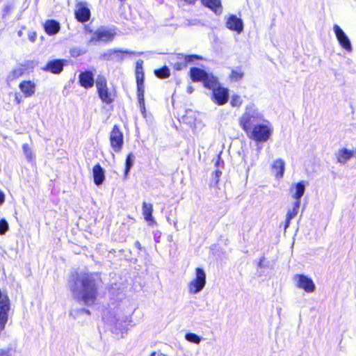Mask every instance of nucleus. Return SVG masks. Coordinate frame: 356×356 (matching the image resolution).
Masks as SVG:
<instances>
[{
    "label": "nucleus",
    "instance_id": "nucleus-1",
    "mask_svg": "<svg viewBox=\"0 0 356 356\" xmlns=\"http://www.w3.org/2000/svg\"><path fill=\"white\" fill-rule=\"evenodd\" d=\"M74 299L87 306L92 305L97 298L99 279L92 273H74L68 282Z\"/></svg>",
    "mask_w": 356,
    "mask_h": 356
},
{
    "label": "nucleus",
    "instance_id": "nucleus-2",
    "mask_svg": "<svg viewBox=\"0 0 356 356\" xmlns=\"http://www.w3.org/2000/svg\"><path fill=\"white\" fill-rule=\"evenodd\" d=\"M263 120L262 114L258 111L256 106L250 104L245 107V111L239 119V124L243 129L248 134L252 127Z\"/></svg>",
    "mask_w": 356,
    "mask_h": 356
},
{
    "label": "nucleus",
    "instance_id": "nucleus-3",
    "mask_svg": "<svg viewBox=\"0 0 356 356\" xmlns=\"http://www.w3.org/2000/svg\"><path fill=\"white\" fill-rule=\"evenodd\" d=\"M272 130L268 124H261L254 125L248 134L256 142L264 143L270 138Z\"/></svg>",
    "mask_w": 356,
    "mask_h": 356
},
{
    "label": "nucleus",
    "instance_id": "nucleus-4",
    "mask_svg": "<svg viewBox=\"0 0 356 356\" xmlns=\"http://www.w3.org/2000/svg\"><path fill=\"white\" fill-rule=\"evenodd\" d=\"M190 73L193 81H202L205 88H212L216 83V77L212 74H208L200 68L192 67L191 68Z\"/></svg>",
    "mask_w": 356,
    "mask_h": 356
},
{
    "label": "nucleus",
    "instance_id": "nucleus-5",
    "mask_svg": "<svg viewBox=\"0 0 356 356\" xmlns=\"http://www.w3.org/2000/svg\"><path fill=\"white\" fill-rule=\"evenodd\" d=\"M206 273L201 268H195V277L188 284L190 294L199 293L206 285Z\"/></svg>",
    "mask_w": 356,
    "mask_h": 356
},
{
    "label": "nucleus",
    "instance_id": "nucleus-6",
    "mask_svg": "<svg viewBox=\"0 0 356 356\" xmlns=\"http://www.w3.org/2000/svg\"><path fill=\"white\" fill-rule=\"evenodd\" d=\"M109 141L113 151L115 153L121 152L124 145V135L118 125H114L109 136Z\"/></svg>",
    "mask_w": 356,
    "mask_h": 356
},
{
    "label": "nucleus",
    "instance_id": "nucleus-7",
    "mask_svg": "<svg viewBox=\"0 0 356 356\" xmlns=\"http://www.w3.org/2000/svg\"><path fill=\"white\" fill-rule=\"evenodd\" d=\"M213 90V99L216 104L222 106L228 101L229 90L226 88L219 86L218 79H216V83L213 87L208 88Z\"/></svg>",
    "mask_w": 356,
    "mask_h": 356
},
{
    "label": "nucleus",
    "instance_id": "nucleus-8",
    "mask_svg": "<svg viewBox=\"0 0 356 356\" xmlns=\"http://www.w3.org/2000/svg\"><path fill=\"white\" fill-rule=\"evenodd\" d=\"M293 280L296 286L303 289L307 293H313L316 289V285L312 278L303 274H296Z\"/></svg>",
    "mask_w": 356,
    "mask_h": 356
},
{
    "label": "nucleus",
    "instance_id": "nucleus-9",
    "mask_svg": "<svg viewBox=\"0 0 356 356\" xmlns=\"http://www.w3.org/2000/svg\"><path fill=\"white\" fill-rule=\"evenodd\" d=\"M142 52L129 51L128 50L109 49L104 54V58L107 60H113L120 62L123 60L127 55H141Z\"/></svg>",
    "mask_w": 356,
    "mask_h": 356
},
{
    "label": "nucleus",
    "instance_id": "nucleus-10",
    "mask_svg": "<svg viewBox=\"0 0 356 356\" xmlns=\"http://www.w3.org/2000/svg\"><path fill=\"white\" fill-rule=\"evenodd\" d=\"M333 31L341 47L346 51L350 52L352 51V45L350 40L342 29L337 24L333 26Z\"/></svg>",
    "mask_w": 356,
    "mask_h": 356
},
{
    "label": "nucleus",
    "instance_id": "nucleus-11",
    "mask_svg": "<svg viewBox=\"0 0 356 356\" xmlns=\"http://www.w3.org/2000/svg\"><path fill=\"white\" fill-rule=\"evenodd\" d=\"M337 163L341 165H346L355 156V152L353 149H348L346 147L339 149L334 154Z\"/></svg>",
    "mask_w": 356,
    "mask_h": 356
},
{
    "label": "nucleus",
    "instance_id": "nucleus-12",
    "mask_svg": "<svg viewBox=\"0 0 356 356\" xmlns=\"http://www.w3.org/2000/svg\"><path fill=\"white\" fill-rule=\"evenodd\" d=\"M226 27L231 31L241 33L243 31V20L234 15H231L226 20Z\"/></svg>",
    "mask_w": 356,
    "mask_h": 356
},
{
    "label": "nucleus",
    "instance_id": "nucleus-13",
    "mask_svg": "<svg viewBox=\"0 0 356 356\" xmlns=\"http://www.w3.org/2000/svg\"><path fill=\"white\" fill-rule=\"evenodd\" d=\"M65 60L62 59H54L49 61L44 67L41 69L45 72L53 74H60L63 69Z\"/></svg>",
    "mask_w": 356,
    "mask_h": 356
},
{
    "label": "nucleus",
    "instance_id": "nucleus-14",
    "mask_svg": "<svg viewBox=\"0 0 356 356\" xmlns=\"http://www.w3.org/2000/svg\"><path fill=\"white\" fill-rule=\"evenodd\" d=\"M305 192V184L304 181H301L296 184H293L290 187V193L291 197L295 200V202L300 204V199Z\"/></svg>",
    "mask_w": 356,
    "mask_h": 356
},
{
    "label": "nucleus",
    "instance_id": "nucleus-15",
    "mask_svg": "<svg viewBox=\"0 0 356 356\" xmlns=\"http://www.w3.org/2000/svg\"><path fill=\"white\" fill-rule=\"evenodd\" d=\"M114 34L109 30H97L90 40V44L97 41L107 42L113 39Z\"/></svg>",
    "mask_w": 356,
    "mask_h": 356
},
{
    "label": "nucleus",
    "instance_id": "nucleus-16",
    "mask_svg": "<svg viewBox=\"0 0 356 356\" xmlns=\"http://www.w3.org/2000/svg\"><path fill=\"white\" fill-rule=\"evenodd\" d=\"M75 15L78 21L85 22L89 19L90 12L83 3H79L75 10Z\"/></svg>",
    "mask_w": 356,
    "mask_h": 356
},
{
    "label": "nucleus",
    "instance_id": "nucleus-17",
    "mask_svg": "<svg viewBox=\"0 0 356 356\" xmlns=\"http://www.w3.org/2000/svg\"><path fill=\"white\" fill-rule=\"evenodd\" d=\"M19 88L26 97H31L35 92V84L31 81H22Z\"/></svg>",
    "mask_w": 356,
    "mask_h": 356
},
{
    "label": "nucleus",
    "instance_id": "nucleus-18",
    "mask_svg": "<svg viewBox=\"0 0 356 356\" xmlns=\"http://www.w3.org/2000/svg\"><path fill=\"white\" fill-rule=\"evenodd\" d=\"M79 83L85 88H89L94 85L93 74L90 71L81 72L79 74Z\"/></svg>",
    "mask_w": 356,
    "mask_h": 356
},
{
    "label": "nucleus",
    "instance_id": "nucleus-19",
    "mask_svg": "<svg viewBox=\"0 0 356 356\" xmlns=\"http://www.w3.org/2000/svg\"><path fill=\"white\" fill-rule=\"evenodd\" d=\"M300 206V204H299L298 201L294 202L292 207L288 209L284 224V231L289 227L291 220L298 215Z\"/></svg>",
    "mask_w": 356,
    "mask_h": 356
},
{
    "label": "nucleus",
    "instance_id": "nucleus-20",
    "mask_svg": "<svg viewBox=\"0 0 356 356\" xmlns=\"http://www.w3.org/2000/svg\"><path fill=\"white\" fill-rule=\"evenodd\" d=\"M272 170L277 179L282 178L285 170V163L284 160L282 159L275 160L272 165Z\"/></svg>",
    "mask_w": 356,
    "mask_h": 356
},
{
    "label": "nucleus",
    "instance_id": "nucleus-21",
    "mask_svg": "<svg viewBox=\"0 0 356 356\" xmlns=\"http://www.w3.org/2000/svg\"><path fill=\"white\" fill-rule=\"evenodd\" d=\"M144 93H145L144 82L137 83V96H138L139 108H140V112L145 116V106Z\"/></svg>",
    "mask_w": 356,
    "mask_h": 356
},
{
    "label": "nucleus",
    "instance_id": "nucleus-22",
    "mask_svg": "<svg viewBox=\"0 0 356 356\" xmlns=\"http://www.w3.org/2000/svg\"><path fill=\"white\" fill-rule=\"evenodd\" d=\"M45 32L49 35H54L60 31V24L54 19H48L44 24Z\"/></svg>",
    "mask_w": 356,
    "mask_h": 356
},
{
    "label": "nucleus",
    "instance_id": "nucleus-23",
    "mask_svg": "<svg viewBox=\"0 0 356 356\" xmlns=\"http://www.w3.org/2000/svg\"><path fill=\"white\" fill-rule=\"evenodd\" d=\"M92 175L94 178V183L97 186L101 185L105 179L104 170L101 165L97 163L92 168Z\"/></svg>",
    "mask_w": 356,
    "mask_h": 356
},
{
    "label": "nucleus",
    "instance_id": "nucleus-24",
    "mask_svg": "<svg viewBox=\"0 0 356 356\" xmlns=\"http://www.w3.org/2000/svg\"><path fill=\"white\" fill-rule=\"evenodd\" d=\"M202 2L216 15H220L222 13V6L220 0H202Z\"/></svg>",
    "mask_w": 356,
    "mask_h": 356
},
{
    "label": "nucleus",
    "instance_id": "nucleus-25",
    "mask_svg": "<svg viewBox=\"0 0 356 356\" xmlns=\"http://www.w3.org/2000/svg\"><path fill=\"white\" fill-rule=\"evenodd\" d=\"M143 215L146 221L155 222L152 217L153 206L150 203H143Z\"/></svg>",
    "mask_w": 356,
    "mask_h": 356
},
{
    "label": "nucleus",
    "instance_id": "nucleus-26",
    "mask_svg": "<svg viewBox=\"0 0 356 356\" xmlns=\"http://www.w3.org/2000/svg\"><path fill=\"white\" fill-rule=\"evenodd\" d=\"M26 71V69L22 66H18L15 67L8 74V81H13L19 77L22 76Z\"/></svg>",
    "mask_w": 356,
    "mask_h": 356
},
{
    "label": "nucleus",
    "instance_id": "nucleus-27",
    "mask_svg": "<svg viewBox=\"0 0 356 356\" xmlns=\"http://www.w3.org/2000/svg\"><path fill=\"white\" fill-rule=\"evenodd\" d=\"M135 156L132 153H129L125 161V169H124V176L127 177L131 168H132L134 163Z\"/></svg>",
    "mask_w": 356,
    "mask_h": 356
},
{
    "label": "nucleus",
    "instance_id": "nucleus-28",
    "mask_svg": "<svg viewBox=\"0 0 356 356\" xmlns=\"http://www.w3.org/2000/svg\"><path fill=\"white\" fill-rule=\"evenodd\" d=\"M244 73L241 69L232 70L229 74V79L232 81H238L243 77Z\"/></svg>",
    "mask_w": 356,
    "mask_h": 356
},
{
    "label": "nucleus",
    "instance_id": "nucleus-29",
    "mask_svg": "<svg viewBox=\"0 0 356 356\" xmlns=\"http://www.w3.org/2000/svg\"><path fill=\"white\" fill-rule=\"evenodd\" d=\"M99 96L100 99L106 104H110L112 102L113 99L111 97V94L108 92V88L103 90L102 91L98 92Z\"/></svg>",
    "mask_w": 356,
    "mask_h": 356
},
{
    "label": "nucleus",
    "instance_id": "nucleus-30",
    "mask_svg": "<svg viewBox=\"0 0 356 356\" xmlns=\"http://www.w3.org/2000/svg\"><path fill=\"white\" fill-rule=\"evenodd\" d=\"M200 58L197 55H186L184 56L182 54H178V59L181 60L184 59V62L186 63V65L187 66L188 63H193L197 60H199Z\"/></svg>",
    "mask_w": 356,
    "mask_h": 356
},
{
    "label": "nucleus",
    "instance_id": "nucleus-31",
    "mask_svg": "<svg viewBox=\"0 0 356 356\" xmlns=\"http://www.w3.org/2000/svg\"><path fill=\"white\" fill-rule=\"evenodd\" d=\"M155 75L160 79H165L170 76V70L167 67L154 70Z\"/></svg>",
    "mask_w": 356,
    "mask_h": 356
},
{
    "label": "nucleus",
    "instance_id": "nucleus-32",
    "mask_svg": "<svg viewBox=\"0 0 356 356\" xmlns=\"http://www.w3.org/2000/svg\"><path fill=\"white\" fill-rule=\"evenodd\" d=\"M22 149H23V152L24 154V155L26 156V159L29 161H31L35 156L33 154V153L32 152L29 145L27 144V143H25L22 145Z\"/></svg>",
    "mask_w": 356,
    "mask_h": 356
},
{
    "label": "nucleus",
    "instance_id": "nucleus-33",
    "mask_svg": "<svg viewBox=\"0 0 356 356\" xmlns=\"http://www.w3.org/2000/svg\"><path fill=\"white\" fill-rule=\"evenodd\" d=\"M243 104V99L238 95H233L231 97L230 104L232 107H240Z\"/></svg>",
    "mask_w": 356,
    "mask_h": 356
},
{
    "label": "nucleus",
    "instance_id": "nucleus-34",
    "mask_svg": "<svg viewBox=\"0 0 356 356\" xmlns=\"http://www.w3.org/2000/svg\"><path fill=\"white\" fill-rule=\"evenodd\" d=\"M185 338L188 341L195 344H199L201 341V337L194 333H187Z\"/></svg>",
    "mask_w": 356,
    "mask_h": 356
},
{
    "label": "nucleus",
    "instance_id": "nucleus-35",
    "mask_svg": "<svg viewBox=\"0 0 356 356\" xmlns=\"http://www.w3.org/2000/svg\"><path fill=\"white\" fill-rule=\"evenodd\" d=\"M96 86L98 92L107 88L106 81L104 77H98L96 81Z\"/></svg>",
    "mask_w": 356,
    "mask_h": 356
},
{
    "label": "nucleus",
    "instance_id": "nucleus-36",
    "mask_svg": "<svg viewBox=\"0 0 356 356\" xmlns=\"http://www.w3.org/2000/svg\"><path fill=\"white\" fill-rule=\"evenodd\" d=\"M8 229V223L6 219L2 218L0 220V234H4Z\"/></svg>",
    "mask_w": 356,
    "mask_h": 356
},
{
    "label": "nucleus",
    "instance_id": "nucleus-37",
    "mask_svg": "<svg viewBox=\"0 0 356 356\" xmlns=\"http://www.w3.org/2000/svg\"><path fill=\"white\" fill-rule=\"evenodd\" d=\"M136 83L144 82V72L143 69L136 70Z\"/></svg>",
    "mask_w": 356,
    "mask_h": 356
},
{
    "label": "nucleus",
    "instance_id": "nucleus-38",
    "mask_svg": "<svg viewBox=\"0 0 356 356\" xmlns=\"http://www.w3.org/2000/svg\"><path fill=\"white\" fill-rule=\"evenodd\" d=\"M84 51L78 47H74L70 49V54L72 57H77L84 54Z\"/></svg>",
    "mask_w": 356,
    "mask_h": 356
},
{
    "label": "nucleus",
    "instance_id": "nucleus-39",
    "mask_svg": "<svg viewBox=\"0 0 356 356\" xmlns=\"http://www.w3.org/2000/svg\"><path fill=\"white\" fill-rule=\"evenodd\" d=\"M186 67V63L182 61H179L174 65V68L177 70H181L182 69Z\"/></svg>",
    "mask_w": 356,
    "mask_h": 356
},
{
    "label": "nucleus",
    "instance_id": "nucleus-40",
    "mask_svg": "<svg viewBox=\"0 0 356 356\" xmlns=\"http://www.w3.org/2000/svg\"><path fill=\"white\" fill-rule=\"evenodd\" d=\"M222 175V172L220 170H216L213 173V176H214V179H216L215 180V182L216 184H218V179L219 177L221 176Z\"/></svg>",
    "mask_w": 356,
    "mask_h": 356
},
{
    "label": "nucleus",
    "instance_id": "nucleus-41",
    "mask_svg": "<svg viewBox=\"0 0 356 356\" xmlns=\"http://www.w3.org/2000/svg\"><path fill=\"white\" fill-rule=\"evenodd\" d=\"M143 60H138L137 62H136V70H142L143 69Z\"/></svg>",
    "mask_w": 356,
    "mask_h": 356
},
{
    "label": "nucleus",
    "instance_id": "nucleus-42",
    "mask_svg": "<svg viewBox=\"0 0 356 356\" xmlns=\"http://www.w3.org/2000/svg\"><path fill=\"white\" fill-rule=\"evenodd\" d=\"M0 356H12V355L6 350H0Z\"/></svg>",
    "mask_w": 356,
    "mask_h": 356
},
{
    "label": "nucleus",
    "instance_id": "nucleus-43",
    "mask_svg": "<svg viewBox=\"0 0 356 356\" xmlns=\"http://www.w3.org/2000/svg\"><path fill=\"white\" fill-rule=\"evenodd\" d=\"M5 201V195L0 190V205L2 204Z\"/></svg>",
    "mask_w": 356,
    "mask_h": 356
},
{
    "label": "nucleus",
    "instance_id": "nucleus-44",
    "mask_svg": "<svg viewBox=\"0 0 356 356\" xmlns=\"http://www.w3.org/2000/svg\"><path fill=\"white\" fill-rule=\"evenodd\" d=\"M187 92L191 94L193 92V88L191 86H188L187 88Z\"/></svg>",
    "mask_w": 356,
    "mask_h": 356
},
{
    "label": "nucleus",
    "instance_id": "nucleus-45",
    "mask_svg": "<svg viewBox=\"0 0 356 356\" xmlns=\"http://www.w3.org/2000/svg\"><path fill=\"white\" fill-rule=\"evenodd\" d=\"M184 1L188 3H193L195 2V0H184Z\"/></svg>",
    "mask_w": 356,
    "mask_h": 356
},
{
    "label": "nucleus",
    "instance_id": "nucleus-46",
    "mask_svg": "<svg viewBox=\"0 0 356 356\" xmlns=\"http://www.w3.org/2000/svg\"><path fill=\"white\" fill-rule=\"evenodd\" d=\"M135 245L138 248H140V243L138 242V241H136L135 243Z\"/></svg>",
    "mask_w": 356,
    "mask_h": 356
},
{
    "label": "nucleus",
    "instance_id": "nucleus-47",
    "mask_svg": "<svg viewBox=\"0 0 356 356\" xmlns=\"http://www.w3.org/2000/svg\"><path fill=\"white\" fill-rule=\"evenodd\" d=\"M115 327H116V328H119V329H120V330H123V328H121V324H120V323H117V324L115 325Z\"/></svg>",
    "mask_w": 356,
    "mask_h": 356
},
{
    "label": "nucleus",
    "instance_id": "nucleus-48",
    "mask_svg": "<svg viewBox=\"0 0 356 356\" xmlns=\"http://www.w3.org/2000/svg\"><path fill=\"white\" fill-rule=\"evenodd\" d=\"M82 311L86 312L87 314H90V311L88 309H83Z\"/></svg>",
    "mask_w": 356,
    "mask_h": 356
},
{
    "label": "nucleus",
    "instance_id": "nucleus-49",
    "mask_svg": "<svg viewBox=\"0 0 356 356\" xmlns=\"http://www.w3.org/2000/svg\"><path fill=\"white\" fill-rule=\"evenodd\" d=\"M15 99L17 102V104H19L20 103V100L18 99L17 96L16 95V97H15Z\"/></svg>",
    "mask_w": 356,
    "mask_h": 356
},
{
    "label": "nucleus",
    "instance_id": "nucleus-50",
    "mask_svg": "<svg viewBox=\"0 0 356 356\" xmlns=\"http://www.w3.org/2000/svg\"><path fill=\"white\" fill-rule=\"evenodd\" d=\"M156 356H166V355H164V354H163V353H159V354H158Z\"/></svg>",
    "mask_w": 356,
    "mask_h": 356
},
{
    "label": "nucleus",
    "instance_id": "nucleus-51",
    "mask_svg": "<svg viewBox=\"0 0 356 356\" xmlns=\"http://www.w3.org/2000/svg\"><path fill=\"white\" fill-rule=\"evenodd\" d=\"M149 356H156V353H152Z\"/></svg>",
    "mask_w": 356,
    "mask_h": 356
},
{
    "label": "nucleus",
    "instance_id": "nucleus-52",
    "mask_svg": "<svg viewBox=\"0 0 356 356\" xmlns=\"http://www.w3.org/2000/svg\"><path fill=\"white\" fill-rule=\"evenodd\" d=\"M174 226H175V228H177V222H175L174 223Z\"/></svg>",
    "mask_w": 356,
    "mask_h": 356
},
{
    "label": "nucleus",
    "instance_id": "nucleus-53",
    "mask_svg": "<svg viewBox=\"0 0 356 356\" xmlns=\"http://www.w3.org/2000/svg\"><path fill=\"white\" fill-rule=\"evenodd\" d=\"M249 170H250V168L248 167V168H247V172H248Z\"/></svg>",
    "mask_w": 356,
    "mask_h": 356
},
{
    "label": "nucleus",
    "instance_id": "nucleus-54",
    "mask_svg": "<svg viewBox=\"0 0 356 356\" xmlns=\"http://www.w3.org/2000/svg\"><path fill=\"white\" fill-rule=\"evenodd\" d=\"M31 40L34 41L33 37H31Z\"/></svg>",
    "mask_w": 356,
    "mask_h": 356
},
{
    "label": "nucleus",
    "instance_id": "nucleus-55",
    "mask_svg": "<svg viewBox=\"0 0 356 356\" xmlns=\"http://www.w3.org/2000/svg\"><path fill=\"white\" fill-rule=\"evenodd\" d=\"M31 40L34 41L33 37H31Z\"/></svg>",
    "mask_w": 356,
    "mask_h": 356
}]
</instances>
